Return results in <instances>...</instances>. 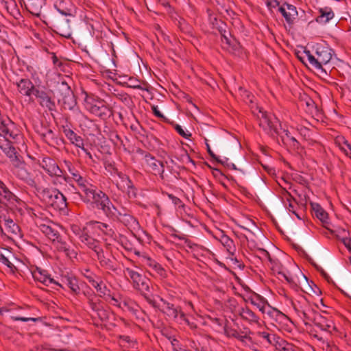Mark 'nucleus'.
I'll return each mask as SVG.
<instances>
[{
	"mask_svg": "<svg viewBox=\"0 0 351 351\" xmlns=\"http://www.w3.org/2000/svg\"><path fill=\"white\" fill-rule=\"evenodd\" d=\"M0 195L8 202L17 201V197L14 195L6 186L0 181Z\"/></svg>",
	"mask_w": 351,
	"mask_h": 351,
	"instance_id": "nucleus-33",
	"label": "nucleus"
},
{
	"mask_svg": "<svg viewBox=\"0 0 351 351\" xmlns=\"http://www.w3.org/2000/svg\"><path fill=\"white\" fill-rule=\"evenodd\" d=\"M72 230L75 234V235L78 236L79 239H80L82 234H85L86 232V228H84L82 230H81L79 226L75 225L72 226Z\"/></svg>",
	"mask_w": 351,
	"mask_h": 351,
	"instance_id": "nucleus-59",
	"label": "nucleus"
},
{
	"mask_svg": "<svg viewBox=\"0 0 351 351\" xmlns=\"http://www.w3.org/2000/svg\"><path fill=\"white\" fill-rule=\"evenodd\" d=\"M89 306L90 308L96 313L99 309L101 308L103 306V303L98 300V302H93L92 300H90L88 302Z\"/></svg>",
	"mask_w": 351,
	"mask_h": 351,
	"instance_id": "nucleus-53",
	"label": "nucleus"
},
{
	"mask_svg": "<svg viewBox=\"0 0 351 351\" xmlns=\"http://www.w3.org/2000/svg\"><path fill=\"white\" fill-rule=\"evenodd\" d=\"M104 214L107 217L113 221L120 220L121 214L119 210L112 204L110 199L109 204L107 205Z\"/></svg>",
	"mask_w": 351,
	"mask_h": 351,
	"instance_id": "nucleus-29",
	"label": "nucleus"
},
{
	"mask_svg": "<svg viewBox=\"0 0 351 351\" xmlns=\"http://www.w3.org/2000/svg\"><path fill=\"white\" fill-rule=\"evenodd\" d=\"M58 102L59 104L62 103L63 108L69 110H73L77 105L76 97L73 92L66 97L64 99H58Z\"/></svg>",
	"mask_w": 351,
	"mask_h": 351,
	"instance_id": "nucleus-28",
	"label": "nucleus"
},
{
	"mask_svg": "<svg viewBox=\"0 0 351 351\" xmlns=\"http://www.w3.org/2000/svg\"><path fill=\"white\" fill-rule=\"evenodd\" d=\"M319 15L316 18V21L319 23H326L330 20H332L335 14L330 7H324L319 8L318 10Z\"/></svg>",
	"mask_w": 351,
	"mask_h": 351,
	"instance_id": "nucleus-22",
	"label": "nucleus"
},
{
	"mask_svg": "<svg viewBox=\"0 0 351 351\" xmlns=\"http://www.w3.org/2000/svg\"><path fill=\"white\" fill-rule=\"evenodd\" d=\"M0 148L3 150V152L9 158H12V157L17 152L15 147L10 145V141H8V143H6L4 147L0 145Z\"/></svg>",
	"mask_w": 351,
	"mask_h": 351,
	"instance_id": "nucleus-42",
	"label": "nucleus"
},
{
	"mask_svg": "<svg viewBox=\"0 0 351 351\" xmlns=\"http://www.w3.org/2000/svg\"><path fill=\"white\" fill-rule=\"evenodd\" d=\"M260 336L271 345L274 344V343L276 341V339H279V337H277L275 335H271L266 332H260Z\"/></svg>",
	"mask_w": 351,
	"mask_h": 351,
	"instance_id": "nucleus-48",
	"label": "nucleus"
},
{
	"mask_svg": "<svg viewBox=\"0 0 351 351\" xmlns=\"http://www.w3.org/2000/svg\"><path fill=\"white\" fill-rule=\"evenodd\" d=\"M248 300L250 301L251 304L256 306L260 311H261L263 313H265V304H261V302H257L252 297H250L248 300H245V302H247Z\"/></svg>",
	"mask_w": 351,
	"mask_h": 351,
	"instance_id": "nucleus-58",
	"label": "nucleus"
},
{
	"mask_svg": "<svg viewBox=\"0 0 351 351\" xmlns=\"http://www.w3.org/2000/svg\"><path fill=\"white\" fill-rule=\"evenodd\" d=\"M88 108L90 113L106 120L112 116V109L106 105L104 100H97L95 103L87 102Z\"/></svg>",
	"mask_w": 351,
	"mask_h": 351,
	"instance_id": "nucleus-7",
	"label": "nucleus"
},
{
	"mask_svg": "<svg viewBox=\"0 0 351 351\" xmlns=\"http://www.w3.org/2000/svg\"><path fill=\"white\" fill-rule=\"evenodd\" d=\"M100 265L106 269L112 271L117 269V261L112 255L106 256L103 249L101 247L95 252Z\"/></svg>",
	"mask_w": 351,
	"mask_h": 351,
	"instance_id": "nucleus-15",
	"label": "nucleus"
},
{
	"mask_svg": "<svg viewBox=\"0 0 351 351\" xmlns=\"http://www.w3.org/2000/svg\"><path fill=\"white\" fill-rule=\"evenodd\" d=\"M56 90L60 97L58 99H64L73 92L71 87L65 81L58 82L56 85Z\"/></svg>",
	"mask_w": 351,
	"mask_h": 351,
	"instance_id": "nucleus-30",
	"label": "nucleus"
},
{
	"mask_svg": "<svg viewBox=\"0 0 351 351\" xmlns=\"http://www.w3.org/2000/svg\"><path fill=\"white\" fill-rule=\"evenodd\" d=\"M310 206L311 210L314 212L315 217L319 219L324 224L328 223V215L324 210V209L319 204L315 202H311Z\"/></svg>",
	"mask_w": 351,
	"mask_h": 351,
	"instance_id": "nucleus-23",
	"label": "nucleus"
},
{
	"mask_svg": "<svg viewBox=\"0 0 351 351\" xmlns=\"http://www.w3.org/2000/svg\"><path fill=\"white\" fill-rule=\"evenodd\" d=\"M0 262L6 265L12 273H14L15 271H17V268L12 263L8 258L5 256L3 254L0 253Z\"/></svg>",
	"mask_w": 351,
	"mask_h": 351,
	"instance_id": "nucleus-45",
	"label": "nucleus"
},
{
	"mask_svg": "<svg viewBox=\"0 0 351 351\" xmlns=\"http://www.w3.org/2000/svg\"><path fill=\"white\" fill-rule=\"evenodd\" d=\"M39 228L40 231L53 242H55L56 239H60L61 237L56 228L51 226L41 224Z\"/></svg>",
	"mask_w": 351,
	"mask_h": 351,
	"instance_id": "nucleus-24",
	"label": "nucleus"
},
{
	"mask_svg": "<svg viewBox=\"0 0 351 351\" xmlns=\"http://www.w3.org/2000/svg\"><path fill=\"white\" fill-rule=\"evenodd\" d=\"M16 3L13 0H10V2L5 1V7L7 9L8 12L13 16L15 19H16V14H19V12L17 10H16Z\"/></svg>",
	"mask_w": 351,
	"mask_h": 351,
	"instance_id": "nucleus-43",
	"label": "nucleus"
},
{
	"mask_svg": "<svg viewBox=\"0 0 351 351\" xmlns=\"http://www.w3.org/2000/svg\"><path fill=\"white\" fill-rule=\"evenodd\" d=\"M84 193L86 197L84 199V202L86 203L91 202L96 208L109 197L101 190L86 189H84Z\"/></svg>",
	"mask_w": 351,
	"mask_h": 351,
	"instance_id": "nucleus-11",
	"label": "nucleus"
},
{
	"mask_svg": "<svg viewBox=\"0 0 351 351\" xmlns=\"http://www.w3.org/2000/svg\"><path fill=\"white\" fill-rule=\"evenodd\" d=\"M332 49L328 47L317 45L315 47V55L318 58L319 66H321V73L327 75L326 71L323 69V65L328 63L332 58Z\"/></svg>",
	"mask_w": 351,
	"mask_h": 351,
	"instance_id": "nucleus-14",
	"label": "nucleus"
},
{
	"mask_svg": "<svg viewBox=\"0 0 351 351\" xmlns=\"http://www.w3.org/2000/svg\"><path fill=\"white\" fill-rule=\"evenodd\" d=\"M208 141H209V138L207 139V138H205V143H206V149H207V152L209 154V155L213 158L215 159L217 162H221V159L217 156L212 151L210 147V145L208 143Z\"/></svg>",
	"mask_w": 351,
	"mask_h": 351,
	"instance_id": "nucleus-57",
	"label": "nucleus"
},
{
	"mask_svg": "<svg viewBox=\"0 0 351 351\" xmlns=\"http://www.w3.org/2000/svg\"><path fill=\"white\" fill-rule=\"evenodd\" d=\"M63 287L66 286L71 289V290L77 293L80 291L78 286V280L74 276H65L62 278V283Z\"/></svg>",
	"mask_w": 351,
	"mask_h": 351,
	"instance_id": "nucleus-27",
	"label": "nucleus"
},
{
	"mask_svg": "<svg viewBox=\"0 0 351 351\" xmlns=\"http://www.w3.org/2000/svg\"><path fill=\"white\" fill-rule=\"evenodd\" d=\"M182 160L183 162H184L186 164L190 162V163H192L193 165H195V162L190 157V156L189 155V154L186 152H185L184 154L182 155Z\"/></svg>",
	"mask_w": 351,
	"mask_h": 351,
	"instance_id": "nucleus-64",
	"label": "nucleus"
},
{
	"mask_svg": "<svg viewBox=\"0 0 351 351\" xmlns=\"http://www.w3.org/2000/svg\"><path fill=\"white\" fill-rule=\"evenodd\" d=\"M101 58L103 63L106 67L112 68L115 66V62L112 58H110L109 54L107 53L101 55Z\"/></svg>",
	"mask_w": 351,
	"mask_h": 351,
	"instance_id": "nucleus-44",
	"label": "nucleus"
},
{
	"mask_svg": "<svg viewBox=\"0 0 351 351\" xmlns=\"http://www.w3.org/2000/svg\"><path fill=\"white\" fill-rule=\"evenodd\" d=\"M161 301L164 302L166 305V308L167 310V314L168 316L173 317V318H176L178 315H180V310L178 308H176L173 304L169 303L165 301L163 299H161Z\"/></svg>",
	"mask_w": 351,
	"mask_h": 351,
	"instance_id": "nucleus-40",
	"label": "nucleus"
},
{
	"mask_svg": "<svg viewBox=\"0 0 351 351\" xmlns=\"http://www.w3.org/2000/svg\"><path fill=\"white\" fill-rule=\"evenodd\" d=\"M80 241L88 246L90 249L94 250L96 252L98 249H100L99 241L90 236H89L87 232L85 234H82L80 239Z\"/></svg>",
	"mask_w": 351,
	"mask_h": 351,
	"instance_id": "nucleus-26",
	"label": "nucleus"
},
{
	"mask_svg": "<svg viewBox=\"0 0 351 351\" xmlns=\"http://www.w3.org/2000/svg\"><path fill=\"white\" fill-rule=\"evenodd\" d=\"M126 271L130 278L132 280L136 289H138L143 293L149 291V279L129 268H127Z\"/></svg>",
	"mask_w": 351,
	"mask_h": 351,
	"instance_id": "nucleus-12",
	"label": "nucleus"
},
{
	"mask_svg": "<svg viewBox=\"0 0 351 351\" xmlns=\"http://www.w3.org/2000/svg\"><path fill=\"white\" fill-rule=\"evenodd\" d=\"M95 315L101 322H108L112 314L109 309L105 308L103 305Z\"/></svg>",
	"mask_w": 351,
	"mask_h": 351,
	"instance_id": "nucleus-39",
	"label": "nucleus"
},
{
	"mask_svg": "<svg viewBox=\"0 0 351 351\" xmlns=\"http://www.w3.org/2000/svg\"><path fill=\"white\" fill-rule=\"evenodd\" d=\"M278 10L289 24H293L294 19L298 16L296 7L287 2L279 7Z\"/></svg>",
	"mask_w": 351,
	"mask_h": 351,
	"instance_id": "nucleus-18",
	"label": "nucleus"
},
{
	"mask_svg": "<svg viewBox=\"0 0 351 351\" xmlns=\"http://www.w3.org/2000/svg\"><path fill=\"white\" fill-rule=\"evenodd\" d=\"M171 124L173 126L174 129L176 130V132L183 138L188 139L191 136V133L185 132V131L180 125L173 123H171Z\"/></svg>",
	"mask_w": 351,
	"mask_h": 351,
	"instance_id": "nucleus-51",
	"label": "nucleus"
},
{
	"mask_svg": "<svg viewBox=\"0 0 351 351\" xmlns=\"http://www.w3.org/2000/svg\"><path fill=\"white\" fill-rule=\"evenodd\" d=\"M308 60L311 65L315 69L321 72V66H319V63L318 61V58L316 56H314L312 54H309L308 56Z\"/></svg>",
	"mask_w": 351,
	"mask_h": 351,
	"instance_id": "nucleus-49",
	"label": "nucleus"
},
{
	"mask_svg": "<svg viewBox=\"0 0 351 351\" xmlns=\"http://www.w3.org/2000/svg\"><path fill=\"white\" fill-rule=\"evenodd\" d=\"M10 159L15 169L25 163L24 160H23L22 157L17 152Z\"/></svg>",
	"mask_w": 351,
	"mask_h": 351,
	"instance_id": "nucleus-47",
	"label": "nucleus"
},
{
	"mask_svg": "<svg viewBox=\"0 0 351 351\" xmlns=\"http://www.w3.org/2000/svg\"><path fill=\"white\" fill-rule=\"evenodd\" d=\"M239 315L242 319L247 320L249 322H258V317L256 314L250 310L247 306L242 308L240 311Z\"/></svg>",
	"mask_w": 351,
	"mask_h": 351,
	"instance_id": "nucleus-32",
	"label": "nucleus"
},
{
	"mask_svg": "<svg viewBox=\"0 0 351 351\" xmlns=\"http://www.w3.org/2000/svg\"><path fill=\"white\" fill-rule=\"evenodd\" d=\"M52 91L47 90L44 86H37L36 90L33 95L38 99L39 104L53 112L56 110V106L54 99L51 96Z\"/></svg>",
	"mask_w": 351,
	"mask_h": 351,
	"instance_id": "nucleus-6",
	"label": "nucleus"
},
{
	"mask_svg": "<svg viewBox=\"0 0 351 351\" xmlns=\"http://www.w3.org/2000/svg\"><path fill=\"white\" fill-rule=\"evenodd\" d=\"M259 112L261 113V118H260L259 126L263 128L268 134L271 136H274V134L280 135L277 128L274 125L273 121L267 113L266 111L262 109L259 110Z\"/></svg>",
	"mask_w": 351,
	"mask_h": 351,
	"instance_id": "nucleus-16",
	"label": "nucleus"
},
{
	"mask_svg": "<svg viewBox=\"0 0 351 351\" xmlns=\"http://www.w3.org/2000/svg\"><path fill=\"white\" fill-rule=\"evenodd\" d=\"M168 197L172 201L174 205L178 206V207L184 206V204H182V201L180 198L174 196L172 194H168Z\"/></svg>",
	"mask_w": 351,
	"mask_h": 351,
	"instance_id": "nucleus-61",
	"label": "nucleus"
},
{
	"mask_svg": "<svg viewBox=\"0 0 351 351\" xmlns=\"http://www.w3.org/2000/svg\"><path fill=\"white\" fill-rule=\"evenodd\" d=\"M215 29H217L220 34L221 33H228V30L226 29L227 25L220 19H215Z\"/></svg>",
	"mask_w": 351,
	"mask_h": 351,
	"instance_id": "nucleus-46",
	"label": "nucleus"
},
{
	"mask_svg": "<svg viewBox=\"0 0 351 351\" xmlns=\"http://www.w3.org/2000/svg\"><path fill=\"white\" fill-rule=\"evenodd\" d=\"M290 141H291V146L294 150L297 151L298 153H300V152L304 149V147L300 145V143L295 139V138L291 136L290 138Z\"/></svg>",
	"mask_w": 351,
	"mask_h": 351,
	"instance_id": "nucleus-52",
	"label": "nucleus"
},
{
	"mask_svg": "<svg viewBox=\"0 0 351 351\" xmlns=\"http://www.w3.org/2000/svg\"><path fill=\"white\" fill-rule=\"evenodd\" d=\"M278 274V275L282 276L291 287L296 286V284L294 282L292 278L288 276L282 271H279Z\"/></svg>",
	"mask_w": 351,
	"mask_h": 351,
	"instance_id": "nucleus-63",
	"label": "nucleus"
},
{
	"mask_svg": "<svg viewBox=\"0 0 351 351\" xmlns=\"http://www.w3.org/2000/svg\"><path fill=\"white\" fill-rule=\"evenodd\" d=\"M137 152L141 154H145V160L147 165L155 175H159L162 180H164L165 165L162 161L156 160L151 154L145 152L141 149H138Z\"/></svg>",
	"mask_w": 351,
	"mask_h": 351,
	"instance_id": "nucleus-9",
	"label": "nucleus"
},
{
	"mask_svg": "<svg viewBox=\"0 0 351 351\" xmlns=\"http://www.w3.org/2000/svg\"><path fill=\"white\" fill-rule=\"evenodd\" d=\"M308 261L318 271L322 276L330 284H332L335 285V282L330 277V276L318 265H317L311 258H308Z\"/></svg>",
	"mask_w": 351,
	"mask_h": 351,
	"instance_id": "nucleus-38",
	"label": "nucleus"
},
{
	"mask_svg": "<svg viewBox=\"0 0 351 351\" xmlns=\"http://www.w3.org/2000/svg\"><path fill=\"white\" fill-rule=\"evenodd\" d=\"M40 193L43 199L53 208L64 210L67 207L66 198L58 189L45 188Z\"/></svg>",
	"mask_w": 351,
	"mask_h": 351,
	"instance_id": "nucleus-4",
	"label": "nucleus"
},
{
	"mask_svg": "<svg viewBox=\"0 0 351 351\" xmlns=\"http://www.w3.org/2000/svg\"><path fill=\"white\" fill-rule=\"evenodd\" d=\"M32 274L34 280L40 282L43 285L46 282L47 278L48 272L45 269H42L39 267H36L32 271Z\"/></svg>",
	"mask_w": 351,
	"mask_h": 351,
	"instance_id": "nucleus-34",
	"label": "nucleus"
},
{
	"mask_svg": "<svg viewBox=\"0 0 351 351\" xmlns=\"http://www.w3.org/2000/svg\"><path fill=\"white\" fill-rule=\"evenodd\" d=\"M40 137L46 142L48 145H52L55 142V134L53 131L49 128L47 123H45L44 130L41 134Z\"/></svg>",
	"mask_w": 351,
	"mask_h": 351,
	"instance_id": "nucleus-31",
	"label": "nucleus"
},
{
	"mask_svg": "<svg viewBox=\"0 0 351 351\" xmlns=\"http://www.w3.org/2000/svg\"><path fill=\"white\" fill-rule=\"evenodd\" d=\"M0 230L2 233L8 237L16 236L20 233L19 226L5 214L0 215Z\"/></svg>",
	"mask_w": 351,
	"mask_h": 351,
	"instance_id": "nucleus-8",
	"label": "nucleus"
},
{
	"mask_svg": "<svg viewBox=\"0 0 351 351\" xmlns=\"http://www.w3.org/2000/svg\"><path fill=\"white\" fill-rule=\"evenodd\" d=\"M322 264L337 282L351 293V275L346 272L331 256H329L327 261L322 262Z\"/></svg>",
	"mask_w": 351,
	"mask_h": 351,
	"instance_id": "nucleus-2",
	"label": "nucleus"
},
{
	"mask_svg": "<svg viewBox=\"0 0 351 351\" xmlns=\"http://www.w3.org/2000/svg\"><path fill=\"white\" fill-rule=\"evenodd\" d=\"M40 165L51 177H62L66 182L70 180L69 176L63 175V171L59 167L55 160L49 157L43 158Z\"/></svg>",
	"mask_w": 351,
	"mask_h": 351,
	"instance_id": "nucleus-10",
	"label": "nucleus"
},
{
	"mask_svg": "<svg viewBox=\"0 0 351 351\" xmlns=\"http://www.w3.org/2000/svg\"><path fill=\"white\" fill-rule=\"evenodd\" d=\"M72 34L79 41L83 43H88L94 34L93 25L85 20L75 21Z\"/></svg>",
	"mask_w": 351,
	"mask_h": 351,
	"instance_id": "nucleus-5",
	"label": "nucleus"
},
{
	"mask_svg": "<svg viewBox=\"0 0 351 351\" xmlns=\"http://www.w3.org/2000/svg\"><path fill=\"white\" fill-rule=\"evenodd\" d=\"M308 261L318 271L322 276L330 284H332L335 285V282L330 277V276L318 265H317L311 258H308Z\"/></svg>",
	"mask_w": 351,
	"mask_h": 351,
	"instance_id": "nucleus-37",
	"label": "nucleus"
},
{
	"mask_svg": "<svg viewBox=\"0 0 351 351\" xmlns=\"http://www.w3.org/2000/svg\"><path fill=\"white\" fill-rule=\"evenodd\" d=\"M219 163H221V165L227 167L229 169H232L234 170H237L238 169L236 167L237 164L235 162H233L230 160V159H224L221 160V162H219Z\"/></svg>",
	"mask_w": 351,
	"mask_h": 351,
	"instance_id": "nucleus-55",
	"label": "nucleus"
},
{
	"mask_svg": "<svg viewBox=\"0 0 351 351\" xmlns=\"http://www.w3.org/2000/svg\"><path fill=\"white\" fill-rule=\"evenodd\" d=\"M58 243L57 248L60 252H65L68 251V247L66 245V242L63 241L62 239V237H60V239H58L56 240Z\"/></svg>",
	"mask_w": 351,
	"mask_h": 351,
	"instance_id": "nucleus-56",
	"label": "nucleus"
},
{
	"mask_svg": "<svg viewBox=\"0 0 351 351\" xmlns=\"http://www.w3.org/2000/svg\"><path fill=\"white\" fill-rule=\"evenodd\" d=\"M152 112L153 114L157 117L158 118H160L162 119L163 121L166 122V123H170L169 119L165 117L161 112L158 109V107L157 106H153L152 107Z\"/></svg>",
	"mask_w": 351,
	"mask_h": 351,
	"instance_id": "nucleus-54",
	"label": "nucleus"
},
{
	"mask_svg": "<svg viewBox=\"0 0 351 351\" xmlns=\"http://www.w3.org/2000/svg\"><path fill=\"white\" fill-rule=\"evenodd\" d=\"M15 174L19 179L23 180L29 186L36 188V181L30 172H29L27 164L25 163L16 168Z\"/></svg>",
	"mask_w": 351,
	"mask_h": 351,
	"instance_id": "nucleus-17",
	"label": "nucleus"
},
{
	"mask_svg": "<svg viewBox=\"0 0 351 351\" xmlns=\"http://www.w3.org/2000/svg\"><path fill=\"white\" fill-rule=\"evenodd\" d=\"M16 86L19 93L27 97L33 95L37 88V86H35L29 79H21L16 82Z\"/></svg>",
	"mask_w": 351,
	"mask_h": 351,
	"instance_id": "nucleus-19",
	"label": "nucleus"
},
{
	"mask_svg": "<svg viewBox=\"0 0 351 351\" xmlns=\"http://www.w3.org/2000/svg\"><path fill=\"white\" fill-rule=\"evenodd\" d=\"M224 332L227 337L236 338L242 342L247 337L246 335H241L237 330L227 326L224 327Z\"/></svg>",
	"mask_w": 351,
	"mask_h": 351,
	"instance_id": "nucleus-35",
	"label": "nucleus"
},
{
	"mask_svg": "<svg viewBox=\"0 0 351 351\" xmlns=\"http://www.w3.org/2000/svg\"><path fill=\"white\" fill-rule=\"evenodd\" d=\"M86 278L88 279V282L93 286L97 291L99 293V296L102 297V295H106V291L107 290L106 287L104 285L101 287V285L95 281L91 276H86Z\"/></svg>",
	"mask_w": 351,
	"mask_h": 351,
	"instance_id": "nucleus-41",
	"label": "nucleus"
},
{
	"mask_svg": "<svg viewBox=\"0 0 351 351\" xmlns=\"http://www.w3.org/2000/svg\"><path fill=\"white\" fill-rule=\"evenodd\" d=\"M147 264L155 269V271L162 277H166V271L158 263L150 258H147Z\"/></svg>",
	"mask_w": 351,
	"mask_h": 351,
	"instance_id": "nucleus-36",
	"label": "nucleus"
},
{
	"mask_svg": "<svg viewBox=\"0 0 351 351\" xmlns=\"http://www.w3.org/2000/svg\"><path fill=\"white\" fill-rule=\"evenodd\" d=\"M208 137L213 149L223 156L224 159H230L239 167L245 166L243 158L238 154V150L241 145L235 136H228L223 138L215 134H209Z\"/></svg>",
	"mask_w": 351,
	"mask_h": 351,
	"instance_id": "nucleus-1",
	"label": "nucleus"
},
{
	"mask_svg": "<svg viewBox=\"0 0 351 351\" xmlns=\"http://www.w3.org/2000/svg\"><path fill=\"white\" fill-rule=\"evenodd\" d=\"M128 86L134 89H139V90L149 91V84L145 81H143L140 84H128Z\"/></svg>",
	"mask_w": 351,
	"mask_h": 351,
	"instance_id": "nucleus-50",
	"label": "nucleus"
},
{
	"mask_svg": "<svg viewBox=\"0 0 351 351\" xmlns=\"http://www.w3.org/2000/svg\"><path fill=\"white\" fill-rule=\"evenodd\" d=\"M46 0H21V5L31 14L40 17L42 11L45 9Z\"/></svg>",
	"mask_w": 351,
	"mask_h": 351,
	"instance_id": "nucleus-13",
	"label": "nucleus"
},
{
	"mask_svg": "<svg viewBox=\"0 0 351 351\" xmlns=\"http://www.w3.org/2000/svg\"><path fill=\"white\" fill-rule=\"evenodd\" d=\"M341 241L343 243L348 250L351 252V238L350 237H343L341 239Z\"/></svg>",
	"mask_w": 351,
	"mask_h": 351,
	"instance_id": "nucleus-62",
	"label": "nucleus"
},
{
	"mask_svg": "<svg viewBox=\"0 0 351 351\" xmlns=\"http://www.w3.org/2000/svg\"><path fill=\"white\" fill-rule=\"evenodd\" d=\"M221 36V43L223 45L226 44L228 46L231 45V40L228 38V35H230V33L229 31H228V33H221L220 34Z\"/></svg>",
	"mask_w": 351,
	"mask_h": 351,
	"instance_id": "nucleus-60",
	"label": "nucleus"
},
{
	"mask_svg": "<svg viewBox=\"0 0 351 351\" xmlns=\"http://www.w3.org/2000/svg\"><path fill=\"white\" fill-rule=\"evenodd\" d=\"M63 133L71 141V143L74 144L76 147L84 149V140L78 136L74 131L67 127H63Z\"/></svg>",
	"mask_w": 351,
	"mask_h": 351,
	"instance_id": "nucleus-21",
	"label": "nucleus"
},
{
	"mask_svg": "<svg viewBox=\"0 0 351 351\" xmlns=\"http://www.w3.org/2000/svg\"><path fill=\"white\" fill-rule=\"evenodd\" d=\"M14 123L7 117L6 119H2L0 122V136L7 138L8 136L14 138L12 132L10 130V126L13 125Z\"/></svg>",
	"mask_w": 351,
	"mask_h": 351,
	"instance_id": "nucleus-25",
	"label": "nucleus"
},
{
	"mask_svg": "<svg viewBox=\"0 0 351 351\" xmlns=\"http://www.w3.org/2000/svg\"><path fill=\"white\" fill-rule=\"evenodd\" d=\"M312 322L315 326L324 331H329L332 322L328 320L326 317L316 311H313V317Z\"/></svg>",
	"mask_w": 351,
	"mask_h": 351,
	"instance_id": "nucleus-20",
	"label": "nucleus"
},
{
	"mask_svg": "<svg viewBox=\"0 0 351 351\" xmlns=\"http://www.w3.org/2000/svg\"><path fill=\"white\" fill-rule=\"evenodd\" d=\"M58 11L62 16L54 18L53 31L57 34L70 39L72 36V27L73 28L75 21V16L64 10L58 9Z\"/></svg>",
	"mask_w": 351,
	"mask_h": 351,
	"instance_id": "nucleus-3",
	"label": "nucleus"
}]
</instances>
